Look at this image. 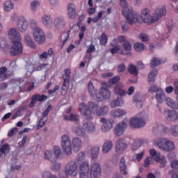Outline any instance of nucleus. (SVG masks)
<instances>
[{
  "label": "nucleus",
  "instance_id": "obj_53",
  "mask_svg": "<svg viewBox=\"0 0 178 178\" xmlns=\"http://www.w3.org/2000/svg\"><path fill=\"white\" fill-rule=\"evenodd\" d=\"M8 47V42H6V39L0 38V48H1V49H6Z\"/></svg>",
  "mask_w": 178,
  "mask_h": 178
},
{
  "label": "nucleus",
  "instance_id": "obj_56",
  "mask_svg": "<svg viewBox=\"0 0 178 178\" xmlns=\"http://www.w3.org/2000/svg\"><path fill=\"white\" fill-rule=\"evenodd\" d=\"M42 178H58V177L54 175H51V172L48 171H45L42 173Z\"/></svg>",
  "mask_w": 178,
  "mask_h": 178
},
{
  "label": "nucleus",
  "instance_id": "obj_58",
  "mask_svg": "<svg viewBox=\"0 0 178 178\" xmlns=\"http://www.w3.org/2000/svg\"><path fill=\"white\" fill-rule=\"evenodd\" d=\"M121 27H122V31H124V33H127V30H129V24H127V22L126 21H122Z\"/></svg>",
  "mask_w": 178,
  "mask_h": 178
},
{
  "label": "nucleus",
  "instance_id": "obj_5",
  "mask_svg": "<svg viewBox=\"0 0 178 178\" xmlns=\"http://www.w3.org/2000/svg\"><path fill=\"white\" fill-rule=\"evenodd\" d=\"M123 16L126 18V20L129 24H136V23H141L140 18V14L134 10L133 8L129 7L127 10L122 11Z\"/></svg>",
  "mask_w": 178,
  "mask_h": 178
},
{
  "label": "nucleus",
  "instance_id": "obj_13",
  "mask_svg": "<svg viewBox=\"0 0 178 178\" xmlns=\"http://www.w3.org/2000/svg\"><path fill=\"white\" fill-rule=\"evenodd\" d=\"M8 38L12 42H17L22 41V36L20 32L16 28H10L8 31Z\"/></svg>",
  "mask_w": 178,
  "mask_h": 178
},
{
  "label": "nucleus",
  "instance_id": "obj_61",
  "mask_svg": "<svg viewBox=\"0 0 178 178\" xmlns=\"http://www.w3.org/2000/svg\"><path fill=\"white\" fill-rule=\"evenodd\" d=\"M139 38L143 42H147L149 40V37L147 36L145 33H140L139 34Z\"/></svg>",
  "mask_w": 178,
  "mask_h": 178
},
{
  "label": "nucleus",
  "instance_id": "obj_44",
  "mask_svg": "<svg viewBox=\"0 0 178 178\" xmlns=\"http://www.w3.org/2000/svg\"><path fill=\"white\" fill-rule=\"evenodd\" d=\"M128 72L130 73V74H133L134 76H137V74H138V70H137V67H136V65L133 64H130L129 65Z\"/></svg>",
  "mask_w": 178,
  "mask_h": 178
},
{
  "label": "nucleus",
  "instance_id": "obj_25",
  "mask_svg": "<svg viewBox=\"0 0 178 178\" xmlns=\"http://www.w3.org/2000/svg\"><path fill=\"white\" fill-rule=\"evenodd\" d=\"M72 131L78 137H84V136H86V129L81 125L74 127Z\"/></svg>",
  "mask_w": 178,
  "mask_h": 178
},
{
  "label": "nucleus",
  "instance_id": "obj_45",
  "mask_svg": "<svg viewBox=\"0 0 178 178\" xmlns=\"http://www.w3.org/2000/svg\"><path fill=\"white\" fill-rule=\"evenodd\" d=\"M134 48L136 52H143L145 49V46L143 43L137 42L134 44Z\"/></svg>",
  "mask_w": 178,
  "mask_h": 178
},
{
  "label": "nucleus",
  "instance_id": "obj_26",
  "mask_svg": "<svg viewBox=\"0 0 178 178\" xmlns=\"http://www.w3.org/2000/svg\"><path fill=\"white\" fill-rule=\"evenodd\" d=\"M112 147H113L112 140L105 141L102 147L103 154H108V152H110L112 150Z\"/></svg>",
  "mask_w": 178,
  "mask_h": 178
},
{
  "label": "nucleus",
  "instance_id": "obj_52",
  "mask_svg": "<svg viewBox=\"0 0 178 178\" xmlns=\"http://www.w3.org/2000/svg\"><path fill=\"white\" fill-rule=\"evenodd\" d=\"M86 159V153L84 152H79L76 156V162H81Z\"/></svg>",
  "mask_w": 178,
  "mask_h": 178
},
{
  "label": "nucleus",
  "instance_id": "obj_30",
  "mask_svg": "<svg viewBox=\"0 0 178 178\" xmlns=\"http://www.w3.org/2000/svg\"><path fill=\"white\" fill-rule=\"evenodd\" d=\"M53 24H54V26H55V27H56V29H60V27H63L65 24V18H63L62 17H56L54 19Z\"/></svg>",
  "mask_w": 178,
  "mask_h": 178
},
{
  "label": "nucleus",
  "instance_id": "obj_31",
  "mask_svg": "<svg viewBox=\"0 0 178 178\" xmlns=\"http://www.w3.org/2000/svg\"><path fill=\"white\" fill-rule=\"evenodd\" d=\"M120 169L122 175H127V167L126 166V159L122 157L120 162Z\"/></svg>",
  "mask_w": 178,
  "mask_h": 178
},
{
  "label": "nucleus",
  "instance_id": "obj_46",
  "mask_svg": "<svg viewBox=\"0 0 178 178\" xmlns=\"http://www.w3.org/2000/svg\"><path fill=\"white\" fill-rule=\"evenodd\" d=\"M156 74H158V72L156 70L150 72L148 76L149 83H154V81H155V77H156Z\"/></svg>",
  "mask_w": 178,
  "mask_h": 178
},
{
  "label": "nucleus",
  "instance_id": "obj_37",
  "mask_svg": "<svg viewBox=\"0 0 178 178\" xmlns=\"http://www.w3.org/2000/svg\"><path fill=\"white\" fill-rule=\"evenodd\" d=\"M6 72H8V68L6 67H0V81H3V80H6L8 77Z\"/></svg>",
  "mask_w": 178,
  "mask_h": 178
},
{
  "label": "nucleus",
  "instance_id": "obj_10",
  "mask_svg": "<svg viewBox=\"0 0 178 178\" xmlns=\"http://www.w3.org/2000/svg\"><path fill=\"white\" fill-rule=\"evenodd\" d=\"M10 54L11 56H17L23 54V44L22 42H13Z\"/></svg>",
  "mask_w": 178,
  "mask_h": 178
},
{
  "label": "nucleus",
  "instance_id": "obj_4",
  "mask_svg": "<svg viewBox=\"0 0 178 178\" xmlns=\"http://www.w3.org/2000/svg\"><path fill=\"white\" fill-rule=\"evenodd\" d=\"M154 145L161 151H165V152H173L176 148L175 143L167 138L156 139L154 140Z\"/></svg>",
  "mask_w": 178,
  "mask_h": 178
},
{
  "label": "nucleus",
  "instance_id": "obj_19",
  "mask_svg": "<svg viewBox=\"0 0 178 178\" xmlns=\"http://www.w3.org/2000/svg\"><path fill=\"white\" fill-rule=\"evenodd\" d=\"M67 15L69 19H74L76 17V4L70 3L67 5Z\"/></svg>",
  "mask_w": 178,
  "mask_h": 178
},
{
  "label": "nucleus",
  "instance_id": "obj_7",
  "mask_svg": "<svg viewBox=\"0 0 178 178\" xmlns=\"http://www.w3.org/2000/svg\"><path fill=\"white\" fill-rule=\"evenodd\" d=\"M61 148L64 154L72 155V141H70L69 135L65 134L61 136Z\"/></svg>",
  "mask_w": 178,
  "mask_h": 178
},
{
  "label": "nucleus",
  "instance_id": "obj_47",
  "mask_svg": "<svg viewBox=\"0 0 178 178\" xmlns=\"http://www.w3.org/2000/svg\"><path fill=\"white\" fill-rule=\"evenodd\" d=\"M134 102L136 104L137 108H141L143 106V102L140 99V95L137 94L134 96Z\"/></svg>",
  "mask_w": 178,
  "mask_h": 178
},
{
  "label": "nucleus",
  "instance_id": "obj_38",
  "mask_svg": "<svg viewBox=\"0 0 178 178\" xmlns=\"http://www.w3.org/2000/svg\"><path fill=\"white\" fill-rule=\"evenodd\" d=\"M53 150L54 158L56 161L58 159L62 156V150H60V147L59 146H54Z\"/></svg>",
  "mask_w": 178,
  "mask_h": 178
},
{
  "label": "nucleus",
  "instance_id": "obj_8",
  "mask_svg": "<svg viewBox=\"0 0 178 178\" xmlns=\"http://www.w3.org/2000/svg\"><path fill=\"white\" fill-rule=\"evenodd\" d=\"M61 148L64 154L72 155V141H70L69 135L65 134L61 136Z\"/></svg>",
  "mask_w": 178,
  "mask_h": 178
},
{
  "label": "nucleus",
  "instance_id": "obj_40",
  "mask_svg": "<svg viewBox=\"0 0 178 178\" xmlns=\"http://www.w3.org/2000/svg\"><path fill=\"white\" fill-rule=\"evenodd\" d=\"M156 99L158 102H163V99H165V92L163 90L161 89L159 92L156 93Z\"/></svg>",
  "mask_w": 178,
  "mask_h": 178
},
{
  "label": "nucleus",
  "instance_id": "obj_62",
  "mask_svg": "<svg viewBox=\"0 0 178 178\" xmlns=\"http://www.w3.org/2000/svg\"><path fill=\"white\" fill-rule=\"evenodd\" d=\"M120 77L117 76L110 79L108 80V83L112 84V85L116 84L118 82L120 81Z\"/></svg>",
  "mask_w": 178,
  "mask_h": 178
},
{
  "label": "nucleus",
  "instance_id": "obj_3",
  "mask_svg": "<svg viewBox=\"0 0 178 178\" xmlns=\"http://www.w3.org/2000/svg\"><path fill=\"white\" fill-rule=\"evenodd\" d=\"M88 92L92 98V99H97V101H101V98L103 99H111V91L108 88L102 87L100 88V92H97L94 88V84L90 82L88 86Z\"/></svg>",
  "mask_w": 178,
  "mask_h": 178
},
{
  "label": "nucleus",
  "instance_id": "obj_29",
  "mask_svg": "<svg viewBox=\"0 0 178 178\" xmlns=\"http://www.w3.org/2000/svg\"><path fill=\"white\" fill-rule=\"evenodd\" d=\"M13 8H15V3L10 0L5 1L3 4V9L5 12H12Z\"/></svg>",
  "mask_w": 178,
  "mask_h": 178
},
{
  "label": "nucleus",
  "instance_id": "obj_39",
  "mask_svg": "<svg viewBox=\"0 0 178 178\" xmlns=\"http://www.w3.org/2000/svg\"><path fill=\"white\" fill-rule=\"evenodd\" d=\"M141 140L140 139H135L131 145V149L132 151H137L140 147H141Z\"/></svg>",
  "mask_w": 178,
  "mask_h": 178
},
{
  "label": "nucleus",
  "instance_id": "obj_41",
  "mask_svg": "<svg viewBox=\"0 0 178 178\" xmlns=\"http://www.w3.org/2000/svg\"><path fill=\"white\" fill-rule=\"evenodd\" d=\"M124 41H127L126 40V37L124 36H120L118 38L114 39L112 42H111V45H119V44H122V42H124Z\"/></svg>",
  "mask_w": 178,
  "mask_h": 178
},
{
  "label": "nucleus",
  "instance_id": "obj_23",
  "mask_svg": "<svg viewBox=\"0 0 178 178\" xmlns=\"http://www.w3.org/2000/svg\"><path fill=\"white\" fill-rule=\"evenodd\" d=\"M114 94L119 95V97H124L127 92L123 89V84L118 83L114 87Z\"/></svg>",
  "mask_w": 178,
  "mask_h": 178
},
{
  "label": "nucleus",
  "instance_id": "obj_1",
  "mask_svg": "<svg viewBox=\"0 0 178 178\" xmlns=\"http://www.w3.org/2000/svg\"><path fill=\"white\" fill-rule=\"evenodd\" d=\"M66 176L76 177L79 175V178H99L102 175L101 164L95 161L90 166V162L83 161L80 163L77 160L68 161L65 168Z\"/></svg>",
  "mask_w": 178,
  "mask_h": 178
},
{
  "label": "nucleus",
  "instance_id": "obj_36",
  "mask_svg": "<svg viewBox=\"0 0 178 178\" xmlns=\"http://www.w3.org/2000/svg\"><path fill=\"white\" fill-rule=\"evenodd\" d=\"M129 126H131V127H134V129H140V126H142V124H138V118L135 117L130 120Z\"/></svg>",
  "mask_w": 178,
  "mask_h": 178
},
{
  "label": "nucleus",
  "instance_id": "obj_33",
  "mask_svg": "<svg viewBox=\"0 0 178 178\" xmlns=\"http://www.w3.org/2000/svg\"><path fill=\"white\" fill-rule=\"evenodd\" d=\"M40 5H41V3L38 0H33L31 1L30 8H31V12H37V9L40 8Z\"/></svg>",
  "mask_w": 178,
  "mask_h": 178
},
{
  "label": "nucleus",
  "instance_id": "obj_6",
  "mask_svg": "<svg viewBox=\"0 0 178 178\" xmlns=\"http://www.w3.org/2000/svg\"><path fill=\"white\" fill-rule=\"evenodd\" d=\"M140 19L143 23L150 25L155 24V18L154 15L151 16V11L148 8H144L140 11L139 15Z\"/></svg>",
  "mask_w": 178,
  "mask_h": 178
},
{
  "label": "nucleus",
  "instance_id": "obj_20",
  "mask_svg": "<svg viewBox=\"0 0 178 178\" xmlns=\"http://www.w3.org/2000/svg\"><path fill=\"white\" fill-rule=\"evenodd\" d=\"M72 145L74 152H79L83 147V142L79 137H74L72 140Z\"/></svg>",
  "mask_w": 178,
  "mask_h": 178
},
{
  "label": "nucleus",
  "instance_id": "obj_32",
  "mask_svg": "<svg viewBox=\"0 0 178 178\" xmlns=\"http://www.w3.org/2000/svg\"><path fill=\"white\" fill-rule=\"evenodd\" d=\"M24 41L28 47H30L31 48H35V42H34L29 34H26L24 35Z\"/></svg>",
  "mask_w": 178,
  "mask_h": 178
},
{
  "label": "nucleus",
  "instance_id": "obj_11",
  "mask_svg": "<svg viewBox=\"0 0 178 178\" xmlns=\"http://www.w3.org/2000/svg\"><path fill=\"white\" fill-rule=\"evenodd\" d=\"M99 122L100 123H102V131H103V133L110 131L115 124V120L112 119H106L105 118H100Z\"/></svg>",
  "mask_w": 178,
  "mask_h": 178
},
{
  "label": "nucleus",
  "instance_id": "obj_59",
  "mask_svg": "<svg viewBox=\"0 0 178 178\" xmlns=\"http://www.w3.org/2000/svg\"><path fill=\"white\" fill-rule=\"evenodd\" d=\"M113 48L111 49V54L113 55L120 50V46L119 44L111 45Z\"/></svg>",
  "mask_w": 178,
  "mask_h": 178
},
{
  "label": "nucleus",
  "instance_id": "obj_64",
  "mask_svg": "<svg viewBox=\"0 0 178 178\" xmlns=\"http://www.w3.org/2000/svg\"><path fill=\"white\" fill-rule=\"evenodd\" d=\"M174 92L178 97V80L175 79L173 82Z\"/></svg>",
  "mask_w": 178,
  "mask_h": 178
},
{
  "label": "nucleus",
  "instance_id": "obj_22",
  "mask_svg": "<svg viewBox=\"0 0 178 178\" xmlns=\"http://www.w3.org/2000/svg\"><path fill=\"white\" fill-rule=\"evenodd\" d=\"M110 105L111 108H119L122 105H124L123 96H118L116 99L111 100Z\"/></svg>",
  "mask_w": 178,
  "mask_h": 178
},
{
  "label": "nucleus",
  "instance_id": "obj_50",
  "mask_svg": "<svg viewBox=\"0 0 178 178\" xmlns=\"http://www.w3.org/2000/svg\"><path fill=\"white\" fill-rule=\"evenodd\" d=\"M123 49L125 52H130V51L132 49L130 42H129L127 40L124 41V43H123Z\"/></svg>",
  "mask_w": 178,
  "mask_h": 178
},
{
  "label": "nucleus",
  "instance_id": "obj_24",
  "mask_svg": "<svg viewBox=\"0 0 178 178\" xmlns=\"http://www.w3.org/2000/svg\"><path fill=\"white\" fill-rule=\"evenodd\" d=\"M83 127L85 128V131H86L87 133H94L96 130L95 124L90 121H83Z\"/></svg>",
  "mask_w": 178,
  "mask_h": 178
},
{
  "label": "nucleus",
  "instance_id": "obj_55",
  "mask_svg": "<svg viewBox=\"0 0 178 178\" xmlns=\"http://www.w3.org/2000/svg\"><path fill=\"white\" fill-rule=\"evenodd\" d=\"M51 170H53V172H58L60 170V163H53L51 165Z\"/></svg>",
  "mask_w": 178,
  "mask_h": 178
},
{
  "label": "nucleus",
  "instance_id": "obj_43",
  "mask_svg": "<svg viewBox=\"0 0 178 178\" xmlns=\"http://www.w3.org/2000/svg\"><path fill=\"white\" fill-rule=\"evenodd\" d=\"M32 98H33V99H35L36 102L37 101L42 102V101H47V99H48V97L47 95H41L38 94L33 95L32 96Z\"/></svg>",
  "mask_w": 178,
  "mask_h": 178
},
{
  "label": "nucleus",
  "instance_id": "obj_35",
  "mask_svg": "<svg viewBox=\"0 0 178 178\" xmlns=\"http://www.w3.org/2000/svg\"><path fill=\"white\" fill-rule=\"evenodd\" d=\"M165 104L168 105V106L172 108V109H178L177 103L169 97L165 99Z\"/></svg>",
  "mask_w": 178,
  "mask_h": 178
},
{
  "label": "nucleus",
  "instance_id": "obj_12",
  "mask_svg": "<svg viewBox=\"0 0 178 178\" xmlns=\"http://www.w3.org/2000/svg\"><path fill=\"white\" fill-rule=\"evenodd\" d=\"M33 38L39 45H42L45 42V33H44V31L42 29H35V31H33Z\"/></svg>",
  "mask_w": 178,
  "mask_h": 178
},
{
  "label": "nucleus",
  "instance_id": "obj_34",
  "mask_svg": "<svg viewBox=\"0 0 178 178\" xmlns=\"http://www.w3.org/2000/svg\"><path fill=\"white\" fill-rule=\"evenodd\" d=\"M149 154L152 158H154L155 162H159L161 159V154L159 152H157L155 149H151Z\"/></svg>",
  "mask_w": 178,
  "mask_h": 178
},
{
  "label": "nucleus",
  "instance_id": "obj_18",
  "mask_svg": "<svg viewBox=\"0 0 178 178\" xmlns=\"http://www.w3.org/2000/svg\"><path fill=\"white\" fill-rule=\"evenodd\" d=\"M88 154L90 156L92 161H97L98 155H99V146H88Z\"/></svg>",
  "mask_w": 178,
  "mask_h": 178
},
{
  "label": "nucleus",
  "instance_id": "obj_27",
  "mask_svg": "<svg viewBox=\"0 0 178 178\" xmlns=\"http://www.w3.org/2000/svg\"><path fill=\"white\" fill-rule=\"evenodd\" d=\"M44 159L49 161L50 162H55V155L54 151L51 149H46L44 151Z\"/></svg>",
  "mask_w": 178,
  "mask_h": 178
},
{
  "label": "nucleus",
  "instance_id": "obj_17",
  "mask_svg": "<svg viewBox=\"0 0 178 178\" xmlns=\"http://www.w3.org/2000/svg\"><path fill=\"white\" fill-rule=\"evenodd\" d=\"M41 22L42 25L46 27V29H52L54 27V19L52 16L48 14H44L41 17Z\"/></svg>",
  "mask_w": 178,
  "mask_h": 178
},
{
  "label": "nucleus",
  "instance_id": "obj_60",
  "mask_svg": "<svg viewBox=\"0 0 178 178\" xmlns=\"http://www.w3.org/2000/svg\"><path fill=\"white\" fill-rule=\"evenodd\" d=\"M47 120H48V118H42V119L40 120L37 127L38 130L41 129L44 126V124H45V122H47Z\"/></svg>",
  "mask_w": 178,
  "mask_h": 178
},
{
  "label": "nucleus",
  "instance_id": "obj_21",
  "mask_svg": "<svg viewBox=\"0 0 178 178\" xmlns=\"http://www.w3.org/2000/svg\"><path fill=\"white\" fill-rule=\"evenodd\" d=\"M127 112L122 108H115L110 112V115L114 119L118 118H123L126 115Z\"/></svg>",
  "mask_w": 178,
  "mask_h": 178
},
{
  "label": "nucleus",
  "instance_id": "obj_49",
  "mask_svg": "<svg viewBox=\"0 0 178 178\" xmlns=\"http://www.w3.org/2000/svg\"><path fill=\"white\" fill-rule=\"evenodd\" d=\"M29 23L31 29H33V31H35V30L41 29V27L38 26V22H37L35 19H31Z\"/></svg>",
  "mask_w": 178,
  "mask_h": 178
},
{
  "label": "nucleus",
  "instance_id": "obj_2",
  "mask_svg": "<svg viewBox=\"0 0 178 178\" xmlns=\"http://www.w3.org/2000/svg\"><path fill=\"white\" fill-rule=\"evenodd\" d=\"M79 108L82 116H84L87 120L91 119V113L97 115V116H105L109 112L108 106H99L92 102H89L87 104L83 102L79 105Z\"/></svg>",
  "mask_w": 178,
  "mask_h": 178
},
{
  "label": "nucleus",
  "instance_id": "obj_63",
  "mask_svg": "<svg viewBox=\"0 0 178 178\" xmlns=\"http://www.w3.org/2000/svg\"><path fill=\"white\" fill-rule=\"evenodd\" d=\"M120 6L122 8V10H127L130 7H127V1L126 0H120Z\"/></svg>",
  "mask_w": 178,
  "mask_h": 178
},
{
  "label": "nucleus",
  "instance_id": "obj_48",
  "mask_svg": "<svg viewBox=\"0 0 178 178\" xmlns=\"http://www.w3.org/2000/svg\"><path fill=\"white\" fill-rule=\"evenodd\" d=\"M161 63H162V60L158 58H153L150 63V66L151 67H156V66H159Z\"/></svg>",
  "mask_w": 178,
  "mask_h": 178
},
{
  "label": "nucleus",
  "instance_id": "obj_16",
  "mask_svg": "<svg viewBox=\"0 0 178 178\" xmlns=\"http://www.w3.org/2000/svg\"><path fill=\"white\" fill-rule=\"evenodd\" d=\"M167 13L166 7L165 6H161L158 7L155 13L153 14V17H154V23H156L159 22L163 17V16H165Z\"/></svg>",
  "mask_w": 178,
  "mask_h": 178
},
{
  "label": "nucleus",
  "instance_id": "obj_42",
  "mask_svg": "<svg viewBox=\"0 0 178 178\" xmlns=\"http://www.w3.org/2000/svg\"><path fill=\"white\" fill-rule=\"evenodd\" d=\"M70 73H72V71H70V69L64 70V74L63 75V79L65 83H69L70 81Z\"/></svg>",
  "mask_w": 178,
  "mask_h": 178
},
{
  "label": "nucleus",
  "instance_id": "obj_14",
  "mask_svg": "<svg viewBox=\"0 0 178 178\" xmlns=\"http://www.w3.org/2000/svg\"><path fill=\"white\" fill-rule=\"evenodd\" d=\"M17 28L20 33H26V30L29 29V22H27V19L23 16H19L17 21Z\"/></svg>",
  "mask_w": 178,
  "mask_h": 178
},
{
  "label": "nucleus",
  "instance_id": "obj_51",
  "mask_svg": "<svg viewBox=\"0 0 178 178\" xmlns=\"http://www.w3.org/2000/svg\"><path fill=\"white\" fill-rule=\"evenodd\" d=\"M99 40L102 45H106L108 42V39L106 38V35H105V33H103L102 34Z\"/></svg>",
  "mask_w": 178,
  "mask_h": 178
},
{
  "label": "nucleus",
  "instance_id": "obj_57",
  "mask_svg": "<svg viewBox=\"0 0 178 178\" xmlns=\"http://www.w3.org/2000/svg\"><path fill=\"white\" fill-rule=\"evenodd\" d=\"M170 132L172 136L178 137V125H175L171 127Z\"/></svg>",
  "mask_w": 178,
  "mask_h": 178
},
{
  "label": "nucleus",
  "instance_id": "obj_28",
  "mask_svg": "<svg viewBox=\"0 0 178 178\" xmlns=\"http://www.w3.org/2000/svg\"><path fill=\"white\" fill-rule=\"evenodd\" d=\"M165 115L168 120L171 122H175L178 119V113L175 111H165Z\"/></svg>",
  "mask_w": 178,
  "mask_h": 178
},
{
  "label": "nucleus",
  "instance_id": "obj_15",
  "mask_svg": "<svg viewBox=\"0 0 178 178\" xmlns=\"http://www.w3.org/2000/svg\"><path fill=\"white\" fill-rule=\"evenodd\" d=\"M127 148H129V144L126 142V139L120 138L116 141L115 151L118 152V154H122V152L127 149Z\"/></svg>",
  "mask_w": 178,
  "mask_h": 178
},
{
  "label": "nucleus",
  "instance_id": "obj_9",
  "mask_svg": "<svg viewBox=\"0 0 178 178\" xmlns=\"http://www.w3.org/2000/svg\"><path fill=\"white\" fill-rule=\"evenodd\" d=\"M127 130V120H124L114 127V134L115 137H120L124 134V132Z\"/></svg>",
  "mask_w": 178,
  "mask_h": 178
},
{
  "label": "nucleus",
  "instance_id": "obj_54",
  "mask_svg": "<svg viewBox=\"0 0 178 178\" xmlns=\"http://www.w3.org/2000/svg\"><path fill=\"white\" fill-rule=\"evenodd\" d=\"M162 90L161 88H158L156 85H152L149 89V92H155L156 94L159 92H160Z\"/></svg>",
  "mask_w": 178,
  "mask_h": 178
}]
</instances>
